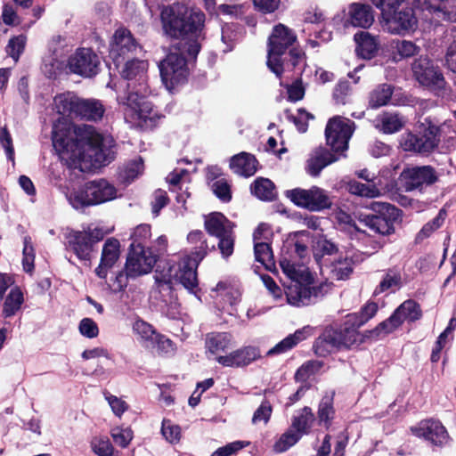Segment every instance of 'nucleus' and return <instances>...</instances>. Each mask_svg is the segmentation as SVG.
<instances>
[{
  "mask_svg": "<svg viewBox=\"0 0 456 456\" xmlns=\"http://www.w3.org/2000/svg\"><path fill=\"white\" fill-rule=\"evenodd\" d=\"M161 20L167 35L182 38L159 66L162 81L170 91L187 78L188 68L183 54L187 53L188 56L194 59L200 50V38L205 14L200 10L174 4L161 11Z\"/></svg>",
  "mask_w": 456,
  "mask_h": 456,
  "instance_id": "obj_1",
  "label": "nucleus"
},
{
  "mask_svg": "<svg viewBox=\"0 0 456 456\" xmlns=\"http://www.w3.org/2000/svg\"><path fill=\"white\" fill-rule=\"evenodd\" d=\"M70 116H61L53 124V143L70 167L82 172L100 168L106 162L102 136L91 126H73Z\"/></svg>",
  "mask_w": 456,
  "mask_h": 456,
  "instance_id": "obj_2",
  "label": "nucleus"
},
{
  "mask_svg": "<svg viewBox=\"0 0 456 456\" xmlns=\"http://www.w3.org/2000/svg\"><path fill=\"white\" fill-rule=\"evenodd\" d=\"M280 266L289 280V283L285 285L288 303L297 307L314 303L319 295L320 288L312 286L314 277L308 268L285 256H281Z\"/></svg>",
  "mask_w": 456,
  "mask_h": 456,
  "instance_id": "obj_3",
  "label": "nucleus"
},
{
  "mask_svg": "<svg viewBox=\"0 0 456 456\" xmlns=\"http://www.w3.org/2000/svg\"><path fill=\"white\" fill-rule=\"evenodd\" d=\"M360 327L354 323H350L347 314L343 326L339 330H326L317 339L314 346L316 354L324 356L337 350L358 346L363 340L362 335L358 331Z\"/></svg>",
  "mask_w": 456,
  "mask_h": 456,
  "instance_id": "obj_4",
  "label": "nucleus"
},
{
  "mask_svg": "<svg viewBox=\"0 0 456 456\" xmlns=\"http://www.w3.org/2000/svg\"><path fill=\"white\" fill-rule=\"evenodd\" d=\"M455 133L452 125L447 122L440 126L429 125L419 134H407L402 142V147L407 151L427 155L437 147L441 137L448 136L449 139H452Z\"/></svg>",
  "mask_w": 456,
  "mask_h": 456,
  "instance_id": "obj_5",
  "label": "nucleus"
},
{
  "mask_svg": "<svg viewBox=\"0 0 456 456\" xmlns=\"http://www.w3.org/2000/svg\"><path fill=\"white\" fill-rule=\"evenodd\" d=\"M296 38L294 33L282 24L276 25L268 38L267 66L277 77L284 70L282 55Z\"/></svg>",
  "mask_w": 456,
  "mask_h": 456,
  "instance_id": "obj_6",
  "label": "nucleus"
},
{
  "mask_svg": "<svg viewBox=\"0 0 456 456\" xmlns=\"http://www.w3.org/2000/svg\"><path fill=\"white\" fill-rule=\"evenodd\" d=\"M56 114H104L105 108L97 99H84L76 93L66 91L53 97Z\"/></svg>",
  "mask_w": 456,
  "mask_h": 456,
  "instance_id": "obj_7",
  "label": "nucleus"
},
{
  "mask_svg": "<svg viewBox=\"0 0 456 456\" xmlns=\"http://www.w3.org/2000/svg\"><path fill=\"white\" fill-rule=\"evenodd\" d=\"M158 255L152 251L150 247H137L129 248L126 262V276L119 273L116 276V281L119 287L126 286L127 276L137 277L150 273L156 262Z\"/></svg>",
  "mask_w": 456,
  "mask_h": 456,
  "instance_id": "obj_8",
  "label": "nucleus"
},
{
  "mask_svg": "<svg viewBox=\"0 0 456 456\" xmlns=\"http://www.w3.org/2000/svg\"><path fill=\"white\" fill-rule=\"evenodd\" d=\"M285 194L296 206L312 212L328 209L332 205L328 192L318 186L309 189L296 188L287 191Z\"/></svg>",
  "mask_w": 456,
  "mask_h": 456,
  "instance_id": "obj_9",
  "label": "nucleus"
},
{
  "mask_svg": "<svg viewBox=\"0 0 456 456\" xmlns=\"http://www.w3.org/2000/svg\"><path fill=\"white\" fill-rule=\"evenodd\" d=\"M99 65V57L91 48L80 47L68 57L65 71L90 78L98 74Z\"/></svg>",
  "mask_w": 456,
  "mask_h": 456,
  "instance_id": "obj_10",
  "label": "nucleus"
},
{
  "mask_svg": "<svg viewBox=\"0 0 456 456\" xmlns=\"http://www.w3.org/2000/svg\"><path fill=\"white\" fill-rule=\"evenodd\" d=\"M379 22L384 31L392 35L404 36L415 30L418 20L413 10L404 7L380 13Z\"/></svg>",
  "mask_w": 456,
  "mask_h": 456,
  "instance_id": "obj_11",
  "label": "nucleus"
},
{
  "mask_svg": "<svg viewBox=\"0 0 456 456\" xmlns=\"http://www.w3.org/2000/svg\"><path fill=\"white\" fill-rule=\"evenodd\" d=\"M354 129V122L343 116L331 118L325 129L327 143L336 151H345Z\"/></svg>",
  "mask_w": 456,
  "mask_h": 456,
  "instance_id": "obj_12",
  "label": "nucleus"
},
{
  "mask_svg": "<svg viewBox=\"0 0 456 456\" xmlns=\"http://www.w3.org/2000/svg\"><path fill=\"white\" fill-rule=\"evenodd\" d=\"M376 215L365 216L362 222L371 231L388 235L394 232V222L399 217L400 210L389 203H374Z\"/></svg>",
  "mask_w": 456,
  "mask_h": 456,
  "instance_id": "obj_13",
  "label": "nucleus"
},
{
  "mask_svg": "<svg viewBox=\"0 0 456 456\" xmlns=\"http://www.w3.org/2000/svg\"><path fill=\"white\" fill-rule=\"evenodd\" d=\"M414 78L422 86L436 91L444 88L445 81L438 67L427 56H419L411 64Z\"/></svg>",
  "mask_w": 456,
  "mask_h": 456,
  "instance_id": "obj_14",
  "label": "nucleus"
},
{
  "mask_svg": "<svg viewBox=\"0 0 456 456\" xmlns=\"http://www.w3.org/2000/svg\"><path fill=\"white\" fill-rule=\"evenodd\" d=\"M414 100L400 90L395 91L393 86L387 84L378 86L369 96V106L378 109L387 104L395 106L411 105Z\"/></svg>",
  "mask_w": 456,
  "mask_h": 456,
  "instance_id": "obj_15",
  "label": "nucleus"
},
{
  "mask_svg": "<svg viewBox=\"0 0 456 456\" xmlns=\"http://www.w3.org/2000/svg\"><path fill=\"white\" fill-rule=\"evenodd\" d=\"M411 432L420 438L436 445H442L448 440V434L441 422L434 419H424L411 428Z\"/></svg>",
  "mask_w": 456,
  "mask_h": 456,
  "instance_id": "obj_16",
  "label": "nucleus"
},
{
  "mask_svg": "<svg viewBox=\"0 0 456 456\" xmlns=\"http://www.w3.org/2000/svg\"><path fill=\"white\" fill-rule=\"evenodd\" d=\"M260 351L255 346H245L238 350L232 351L225 355H219L216 358V362L224 366L231 368H240L250 364L252 362L259 359Z\"/></svg>",
  "mask_w": 456,
  "mask_h": 456,
  "instance_id": "obj_17",
  "label": "nucleus"
},
{
  "mask_svg": "<svg viewBox=\"0 0 456 456\" xmlns=\"http://www.w3.org/2000/svg\"><path fill=\"white\" fill-rule=\"evenodd\" d=\"M402 176L405 180L408 191L417 189L422 184L434 183L437 179L434 168L429 166L405 168Z\"/></svg>",
  "mask_w": 456,
  "mask_h": 456,
  "instance_id": "obj_18",
  "label": "nucleus"
},
{
  "mask_svg": "<svg viewBox=\"0 0 456 456\" xmlns=\"http://www.w3.org/2000/svg\"><path fill=\"white\" fill-rule=\"evenodd\" d=\"M229 167L234 174L250 177L257 171L258 161L253 154L242 151L231 158Z\"/></svg>",
  "mask_w": 456,
  "mask_h": 456,
  "instance_id": "obj_19",
  "label": "nucleus"
},
{
  "mask_svg": "<svg viewBox=\"0 0 456 456\" xmlns=\"http://www.w3.org/2000/svg\"><path fill=\"white\" fill-rule=\"evenodd\" d=\"M331 278L336 280L346 279L353 272V262L350 256L335 254L333 257L325 258L323 265Z\"/></svg>",
  "mask_w": 456,
  "mask_h": 456,
  "instance_id": "obj_20",
  "label": "nucleus"
},
{
  "mask_svg": "<svg viewBox=\"0 0 456 456\" xmlns=\"http://www.w3.org/2000/svg\"><path fill=\"white\" fill-rule=\"evenodd\" d=\"M348 21L354 27L370 28L374 22V12L369 4L353 3L348 8Z\"/></svg>",
  "mask_w": 456,
  "mask_h": 456,
  "instance_id": "obj_21",
  "label": "nucleus"
},
{
  "mask_svg": "<svg viewBox=\"0 0 456 456\" xmlns=\"http://www.w3.org/2000/svg\"><path fill=\"white\" fill-rule=\"evenodd\" d=\"M68 248L82 260L89 257L92 250V244L86 231H71L66 236Z\"/></svg>",
  "mask_w": 456,
  "mask_h": 456,
  "instance_id": "obj_22",
  "label": "nucleus"
},
{
  "mask_svg": "<svg viewBox=\"0 0 456 456\" xmlns=\"http://www.w3.org/2000/svg\"><path fill=\"white\" fill-rule=\"evenodd\" d=\"M200 262L192 260L191 257H184L175 273V280L190 291H192L198 285L196 270Z\"/></svg>",
  "mask_w": 456,
  "mask_h": 456,
  "instance_id": "obj_23",
  "label": "nucleus"
},
{
  "mask_svg": "<svg viewBox=\"0 0 456 456\" xmlns=\"http://www.w3.org/2000/svg\"><path fill=\"white\" fill-rule=\"evenodd\" d=\"M354 39L356 44L355 52L358 56L367 60L375 56L379 45L377 37L367 31H360L354 36Z\"/></svg>",
  "mask_w": 456,
  "mask_h": 456,
  "instance_id": "obj_24",
  "label": "nucleus"
},
{
  "mask_svg": "<svg viewBox=\"0 0 456 456\" xmlns=\"http://www.w3.org/2000/svg\"><path fill=\"white\" fill-rule=\"evenodd\" d=\"M420 52V47L406 39H394L389 44L391 59L395 62L411 58Z\"/></svg>",
  "mask_w": 456,
  "mask_h": 456,
  "instance_id": "obj_25",
  "label": "nucleus"
},
{
  "mask_svg": "<svg viewBox=\"0 0 456 456\" xmlns=\"http://www.w3.org/2000/svg\"><path fill=\"white\" fill-rule=\"evenodd\" d=\"M89 191V183H86L77 187L67 188L65 195L69 204L75 209H83L94 206Z\"/></svg>",
  "mask_w": 456,
  "mask_h": 456,
  "instance_id": "obj_26",
  "label": "nucleus"
},
{
  "mask_svg": "<svg viewBox=\"0 0 456 456\" xmlns=\"http://www.w3.org/2000/svg\"><path fill=\"white\" fill-rule=\"evenodd\" d=\"M205 228L213 236L220 237L232 232V224L221 213L215 212L205 219Z\"/></svg>",
  "mask_w": 456,
  "mask_h": 456,
  "instance_id": "obj_27",
  "label": "nucleus"
},
{
  "mask_svg": "<svg viewBox=\"0 0 456 456\" xmlns=\"http://www.w3.org/2000/svg\"><path fill=\"white\" fill-rule=\"evenodd\" d=\"M89 194L93 205H99L111 200L114 197V186L104 179L89 182Z\"/></svg>",
  "mask_w": 456,
  "mask_h": 456,
  "instance_id": "obj_28",
  "label": "nucleus"
},
{
  "mask_svg": "<svg viewBox=\"0 0 456 456\" xmlns=\"http://www.w3.org/2000/svg\"><path fill=\"white\" fill-rule=\"evenodd\" d=\"M338 160L328 150L319 148L314 151L307 163V170L311 175L316 176L328 165Z\"/></svg>",
  "mask_w": 456,
  "mask_h": 456,
  "instance_id": "obj_29",
  "label": "nucleus"
},
{
  "mask_svg": "<svg viewBox=\"0 0 456 456\" xmlns=\"http://www.w3.org/2000/svg\"><path fill=\"white\" fill-rule=\"evenodd\" d=\"M314 329L310 326H305L300 330H296L293 334L289 335L283 340L279 342L275 346L268 351V354H281L295 346L300 341L310 337Z\"/></svg>",
  "mask_w": 456,
  "mask_h": 456,
  "instance_id": "obj_30",
  "label": "nucleus"
},
{
  "mask_svg": "<svg viewBox=\"0 0 456 456\" xmlns=\"http://www.w3.org/2000/svg\"><path fill=\"white\" fill-rule=\"evenodd\" d=\"M207 350L212 354L224 352L232 345V336L227 332H212L207 335Z\"/></svg>",
  "mask_w": 456,
  "mask_h": 456,
  "instance_id": "obj_31",
  "label": "nucleus"
},
{
  "mask_svg": "<svg viewBox=\"0 0 456 456\" xmlns=\"http://www.w3.org/2000/svg\"><path fill=\"white\" fill-rule=\"evenodd\" d=\"M187 240L193 246L191 255L186 257H191L192 260L201 261L208 253V244L201 231L191 232L187 236Z\"/></svg>",
  "mask_w": 456,
  "mask_h": 456,
  "instance_id": "obj_32",
  "label": "nucleus"
},
{
  "mask_svg": "<svg viewBox=\"0 0 456 456\" xmlns=\"http://www.w3.org/2000/svg\"><path fill=\"white\" fill-rule=\"evenodd\" d=\"M314 421V415L309 407H304L292 418L291 428L301 436L307 434Z\"/></svg>",
  "mask_w": 456,
  "mask_h": 456,
  "instance_id": "obj_33",
  "label": "nucleus"
},
{
  "mask_svg": "<svg viewBox=\"0 0 456 456\" xmlns=\"http://www.w3.org/2000/svg\"><path fill=\"white\" fill-rule=\"evenodd\" d=\"M401 319L402 322H416L422 316L420 305L412 299H408L403 302L395 311Z\"/></svg>",
  "mask_w": 456,
  "mask_h": 456,
  "instance_id": "obj_34",
  "label": "nucleus"
},
{
  "mask_svg": "<svg viewBox=\"0 0 456 456\" xmlns=\"http://www.w3.org/2000/svg\"><path fill=\"white\" fill-rule=\"evenodd\" d=\"M250 191L252 194L262 200L269 201L275 197L274 184L267 178H256L250 185Z\"/></svg>",
  "mask_w": 456,
  "mask_h": 456,
  "instance_id": "obj_35",
  "label": "nucleus"
},
{
  "mask_svg": "<svg viewBox=\"0 0 456 456\" xmlns=\"http://www.w3.org/2000/svg\"><path fill=\"white\" fill-rule=\"evenodd\" d=\"M24 302L22 291L18 287L12 288L3 305V315L6 318L13 316L21 307Z\"/></svg>",
  "mask_w": 456,
  "mask_h": 456,
  "instance_id": "obj_36",
  "label": "nucleus"
},
{
  "mask_svg": "<svg viewBox=\"0 0 456 456\" xmlns=\"http://www.w3.org/2000/svg\"><path fill=\"white\" fill-rule=\"evenodd\" d=\"M402 286V276L401 273L395 270H388L379 284L374 289L373 294L375 296L384 293L386 291H395Z\"/></svg>",
  "mask_w": 456,
  "mask_h": 456,
  "instance_id": "obj_37",
  "label": "nucleus"
},
{
  "mask_svg": "<svg viewBox=\"0 0 456 456\" xmlns=\"http://www.w3.org/2000/svg\"><path fill=\"white\" fill-rule=\"evenodd\" d=\"M372 123L379 131L393 134L399 131L404 122L398 116H376Z\"/></svg>",
  "mask_w": 456,
  "mask_h": 456,
  "instance_id": "obj_38",
  "label": "nucleus"
},
{
  "mask_svg": "<svg viewBox=\"0 0 456 456\" xmlns=\"http://www.w3.org/2000/svg\"><path fill=\"white\" fill-rule=\"evenodd\" d=\"M447 213L445 208H441L437 216L430 222L424 224L421 230L417 233L415 241L417 243L422 242L424 240L429 238L436 230H438L444 223Z\"/></svg>",
  "mask_w": 456,
  "mask_h": 456,
  "instance_id": "obj_39",
  "label": "nucleus"
},
{
  "mask_svg": "<svg viewBox=\"0 0 456 456\" xmlns=\"http://www.w3.org/2000/svg\"><path fill=\"white\" fill-rule=\"evenodd\" d=\"M133 330L138 336L141 343L147 348L152 345L153 338L158 333L150 323L142 320L134 322Z\"/></svg>",
  "mask_w": 456,
  "mask_h": 456,
  "instance_id": "obj_40",
  "label": "nucleus"
},
{
  "mask_svg": "<svg viewBox=\"0 0 456 456\" xmlns=\"http://www.w3.org/2000/svg\"><path fill=\"white\" fill-rule=\"evenodd\" d=\"M313 248L316 260L321 261L322 265H325V258L333 257L337 254L336 246L324 238L316 240Z\"/></svg>",
  "mask_w": 456,
  "mask_h": 456,
  "instance_id": "obj_41",
  "label": "nucleus"
},
{
  "mask_svg": "<svg viewBox=\"0 0 456 456\" xmlns=\"http://www.w3.org/2000/svg\"><path fill=\"white\" fill-rule=\"evenodd\" d=\"M114 265V242L112 239H108L104 244L102 260L99 267L96 269V273L101 278H105L108 268H111Z\"/></svg>",
  "mask_w": 456,
  "mask_h": 456,
  "instance_id": "obj_42",
  "label": "nucleus"
},
{
  "mask_svg": "<svg viewBox=\"0 0 456 456\" xmlns=\"http://www.w3.org/2000/svg\"><path fill=\"white\" fill-rule=\"evenodd\" d=\"M126 104L134 114H150L153 111L152 102L136 93L128 95Z\"/></svg>",
  "mask_w": 456,
  "mask_h": 456,
  "instance_id": "obj_43",
  "label": "nucleus"
},
{
  "mask_svg": "<svg viewBox=\"0 0 456 456\" xmlns=\"http://www.w3.org/2000/svg\"><path fill=\"white\" fill-rule=\"evenodd\" d=\"M378 308L377 303L372 301L367 302L362 307L360 313L348 314V321L350 323L362 326L377 314Z\"/></svg>",
  "mask_w": 456,
  "mask_h": 456,
  "instance_id": "obj_44",
  "label": "nucleus"
},
{
  "mask_svg": "<svg viewBox=\"0 0 456 456\" xmlns=\"http://www.w3.org/2000/svg\"><path fill=\"white\" fill-rule=\"evenodd\" d=\"M136 48V44L130 31L121 28L116 30V52L123 54Z\"/></svg>",
  "mask_w": 456,
  "mask_h": 456,
  "instance_id": "obj_45",
  "label": "nucleus"
},
{
  "mask_svg": "<svg viewBox=\"0 0 456 456\" xmlns=\"http://www.w3.org/2000/svg\"><path fill=\"white\" fill-rule=\"evenodd\" d=\"M143 169V161L142 158H138L125 167L124 170L120 173L119 179L125 185H127L141 175Z\"/></svg>",
  "mask_w": 456,
  "mask_h": 456,
  "instance_id": "obj_46",
  "label": "nucleus"
},
{
  "mask_svg": "<svg viewBox=\"0 0 456 456\" xmlns=\"http://www.w3.org/2000/svg\"><path fill=\"white\" fill-rule=\"evenodd\" d=\"M301 435L292 428L284 432L273 445L276 452H284L296 444L301 438Z\"/></svg>",
  "mask_w": 456,
  "mask_h": 456,
  "instance_id": "obj_47",
  "label": "nucleus"
},
{
  "mask_svg": "<svg viewBox=\"0 0 456 456\" xmlns=\"http://www.w3.org/2000/svg\"><path fill=\"white\" fill-rule=\"evenodd\" d=\"M148 68L145 61L132 60L126 63L121 74L126 79H133L136 77H142Z\"/></svg>",
  "mask_w": 456,
  "mask_h": 456,
  "instance_id": "obj_48",
  "label": "nucleus"
},
{
  "mask_svg": "<svg viewBox=\"0 0 456 456\" xmlns=\"http://www.w3.org/2000/svg\"><path fill=\"white\" fill-rule=\"evenodd\" d=\"M256 260L270 268L273 265V252L270 242H258L254 246Z\"/></svg>",
  "mask_w": 456,
  "mask_h": 456,
  "instance_id": "obj_49",
  "label": "nucleus"
},
{
  "mask_svg": "<svg viewBox=\"0 0 456 456\" xmlns=\"http://www.w3.org/2000/svg\"><path fill=\"white\" fill-rule=\"evenodd\" d=\"M347 190L352 194L369 198H375L379 194L376 186L364 184L357 181L349 182L347 184Z\"/></svg>",
  "mask_w": 456,
  "mask_h": 456,
  "instance_id": "obj_50",
  "label": "nucleus"
},
{
  "mask_svg": "<svg viewBox=\"0 0 456 456\" xmlns=\"http://www.w3.org/2000/svg\"><path fill=\"white\" fill-rule=\"evenodd\" d=\"M151 236V232L149 224H140L136 226L131 235L132 243L129 248L145 247Z\"/></svg>",
  "mask_w": 456,
  "mask_h": 456,
  "instance_id": "obj_51",
  "label": "nucleus"
},
{
  "mask_svg": "<svg viewBox=\"0 0 456 456\" xmlns=\"http://www.w3.org/2000/svg\"><path fill=\"white\" fill-rule=\"evenodd\" d=\"M159 118V116H125L126 122L142 131L152 129L157 125Z\"/></svg>",
  "mask_w": 456,
  "mask_h": 456,
  "instance_id": "obj_52",
  "label": "nucleus"
},
{
  "mask_svg": "<svg viewBox=\"0 0 456 456\" xmlns=\"http://www.w3.org/2000/svg\"><path fill=\"white\" fill-rule=\"evenodd\" d=\"M403 324L395 312L386 321L379 323L372 331L377 336H386L397 330Z\"/></svg>",
  "mask_w": 456,
  "mask_h": 456,
  "instance_id": "obj_53",
  "label": "nucleus"
},
{
  "mask_svg": "<svg viewBox=\"0 0 456 456\" xmlns=\"http://www.w3.org/2000/svg\"><path fill=\"white\" fill-rule=\"evenodd\" d=\"M27 37L24 35H19L10 38L6 46V53L14 60L18 61L20 54L24 52Z\"/></svg>",
  "mask_w": 456,
  "mask_h": 456,
  "instance_id": "obj_54",
  "label": "nucleus"
},
{
  "mask_svg": "<svg viewBox=\"0 0 456 456\" xmlns=\"http://www.w3.org/2000/svg\"><path fill=\"white\" fill-rule=\"evenodd\" d=\"M22 253L23 269L25 272L31 273L34 270L35 249L29 237L24 238Z\"/></svg>",
  "mask_w": 456,
  "mask_h": 456,
  "instance_id": "obj_55",
  "label": "nucleus"
},
{
  "mask_svg": "<svg viewBox=\"0 0 456 456\" xmlns=\"http://www.w3.org/2000/svg\"><path fill=\"white\" fill-rule=\"evenodd\" d=\"M77 329L82 337L89 339L97 338L100 332L98 324L88 317L80 320Z\"/></svg>",
  "mask_w": 456,
  "mask_h": 456,
  "instance_id": "obj_56",
  "label": "nucleus"
},
{
  "mask_svg": "<svg viewBox=\"0 0 456 456\" xmlns=\"http://www.w3.org/2000/svg\"><path fill=\"white\" fill-rule=\"evenodd\" d=\"M273 412V407L269 401L265 400L259 405V407L255 411L252 417V423L256 425L258 423H263L266 425L271 418Z\"/></svg>",
  "mask_w": 456,
  "mask_h": 456,
  "instance_id": "obj_57",
  "label": "nucleus"
},
{
  "mask_svg": "<svg viewBox=\"0 0 456 456\" xmlns=\"http://www.w3.org/2000/svg\"><path fill=\"white\" fill-rule=\"evenodd\" d=\"M161 433L169 443H177L181 438V428L169 419H163Z\"/></svg>",
  "mask_w": 456,
  "mask_h": 456,
  "instance_id": "obj_58",
  "label": "nucleus"
},
{
  "mask_svg": "<svg viewBox=\"0 0 456 456\" xmlns=\"http://www.w3.org/2000/svg\"><path fill=\"white\" fill-rule=\"evenodd\" d=\"M169 202V198L166 191L158 189L152 194L151 202V212L156 217L159 215L160 210L165 208Z\"/></svg>",
  "mask_w": 456,
  "mask_h": 456,
  "instance_id": "obj_59",
  "label": "nucleus"
},
{
  "mask_svg": "<svg viewBox=\"0 0 456 456\" xmlns=\"http://www.w3.org/2000/svg\"><path fill=\"white\" fill-rule=\"evenodd\" d=\"M212 189L215 195L222 201L229 202L231 200V185L224 178H221L214 182Z\"/></svg>",
  "mask_w": 456,
  "mask_h": 456,
  "instance_id": "obj_60",
  "label": "nucleus"
},
{
  "mask_svg": "<svg viewBox=\"0 0 456 456\" xmlns=\"http://www.w3.org/2000/svg\"><path fill=\"white\" fill-rule=\"evenodd\" d=\"M152 342V345L148 348L156 350L161 354H170L175 351L173 342L159 333H157Z\"/></svg>",
  "mask_w": 456,
  "mask_h": 456,
  "instance_id": "obj_61",
  "label": "nucleus"
},
{
  "mask_svg": "<svg viewBox=\"0 0 456 456\" xmlns=\"http://www.w3.org/2000/svg\"><path fill=\"white\" fill-rule=\"evenodd\" d=\"M92 448L98 456H112L113 447L107 437H95L92 441Z\"/></svg>",
  "mask_w": 456,
  "mask_h": 456,
  "instance_id": "obj_62",
  "label": "nucleus"
},
{
  "mask_svg": "<svg viewBox=\"0 0 456 456\" xmlns=\"http://www.w3.org/2000/svg\"><path fill=\"white\" fill-rule=\"evenodd\" d=\"M321 368L317 361H309L304 363L296 372L295 378L297 381H305Z\"/></svg>",
  "mask_w": 456,
  "mask_h": 456,
  "instance_id": "obj_63",
  "label": "nucleus"
},
{
  "mask_svg": "<svg viewBox=\"0 0 456 456\" xmlns=\"http://www.w3.org/2000/svg\"><path fill=\"white\" fill-rule=\"evenodd\" d=\"M350 86L346 82H342L335 87L332 98L335 104L345 105L349 102Z\"/></svg>",
  "mask_w": 456,
  "mask_h": 456,
  "instance_id": "obj_64",
  "label": "nucleus"
}]
</instances>
